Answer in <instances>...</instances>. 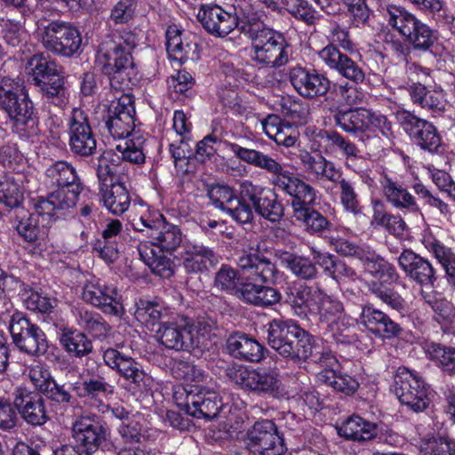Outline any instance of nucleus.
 I'll use <instances>...</instances> for the list:
<instances>
[{
	"label": "nucleus",
	"instance_id": "2f4dec72",
	"mask_svg": "<svg viewBox=\"0 0 455 455\" xmlns=\"http://www.w3.org/2000/svg\"><path fill=\"white\" fill-rule=\"evenodd\" d=\"M386 201L403 213H418L420 210L416 198L400 183L393 180L387 174L379 180Z\"/></svg>",
	"mask_w": 455,
	"mask_h": 455
},
{
	"label": "nucleus",
	"instance_id": "58836bf2",
	"mask_svg": "<svg viewBox=\"0 0 455 455\" xmlns=\"http://www.w3.org/2000/svg\"><path fill=\"white\" fill-rule=\"evenodd\" d=\"M134 316L148 330L154 331L170 318L171 311L157 302L140 299L135 303Z\"/></svg>",
	"mask_w": 455,
	"mask_h": 455
},
{
	"label": "nucleus",
	"instance_id": "20e7f679",
	"mask_svg": "<svg viewBox=\"0 0 455 455\" xmlns=\"http://www.w3.org/2000/svg\"><path fill=\"white\" fill-rule=\"evenodd\" d=\"M0 110L6 115L12 129L20 137L37 135L38 120L34 104L19 77H0Z\"/></svg>",
	"mask_w": 455,
	"mask_h": 455
},
{
	"label": "nucleus",
	"instance_id": "a18cd8bd",
	"mask_svg": "<svg viewBox=\"0 0 455 455\" xmlns=\"http://www.w3.org/2000/svg\"><path fill=\"white\" fill-rule=\"evenodd\" d=\"M368 109L356 108L348 110H336L333 122L336 126L347 133L363 132L367 130Z\"/></svg>",
	"mask_w": 455,
	"mask_h": 455
},
{
	"label": "nucleus",
	"instance_id": "423d86ee",
	"mask_svg": "<svg viewBox=\"0 0 455 455\" xmlns=\"http://www.w3.org/2000/svg\"><path fill=\"white\" fill-rule=\"evenodd\" d=\"M215 328L216 322L207 316H199L196 320L183 317L175 322H171L169 318L162 322L156 336L159 342L167 348L188 350L201 346Z\"/></svg>",
	"mask_w": 455,
	"mask_h": 455
},
{
	"label": "nucleus",
	"instance_id": "a19ab883",
	"mask_svg": "<svg viewBox=\"0 0 455 455\" xmlns=\"http://www.w3.org/2000/svg\"><path fill=\"white\" fill-rule=\"evenodd\" d=\"M45 182L52 188H69L82 186L76 168L67 161H57L45 170Z\"/></svg>",
	"mask_w": 455,
	"mask_h": 455
},
{
	"label": "nucleus",
	"instance_id": "6ab92c4d",
	"mask_svg": "<svg viewBox=\"0 0 455 455\" xmlns=\"http://www.w3.org/2000/svg\"><path fill=\"white\" fill-rule=\"evenodd\" d=\"M247 444L254 454L283 455L286 450L275 424L269 419L256 421L247 431Z\"/></svg>",
	"mask_w": 455,
	"mask_h": 455
},
{
	"label": "nucleus",
	"instance_id": "a211bd4d",
	"mask_svg": "<svg viewBox=\"0 0 455 455\" xmlns=\"http://www.w3.org/2000/svg\"><path fill=\"white\" fill-rule=\"evenodd\" d=\"M68 127L72 153L80 156H92L97 148V141L87 113L81 108H74L68 116Z\"/></svg>",
	"mask_w": 455,
	"mask_h": 455
},
{
	"label": "nucleus",
	"instance_id": "09e8293b",
	"mask_svg": "<svg viewBox=\"0 0 455 455\" xmlns=\"http://www.w3.org/2000/svg\"><path fill=\"white\" fill-rule=\"evenodd\" d=\"M339 435L353 441L371 440L377 435L376 425L359 416L348 418L339 429Z\"/></svg>",
	"mask_w": 455,
	"mask_h": 455
},
{
	"label": "nucleus",
	"instance_id": "ddd939ff",
	"mask_svg": "<svg viewBox=\"0 0 455 455\" xmlns=\"http://www.w3.org/2000/svg\"><path fill=\"white\" fill-rule=\"evenodd\" d=\"M395 394L403 404L419 412L428 407L432 390L416 372L400 367L395 379Z\"/></svg>",
	"mask_w": 455,
	"mask_h": 455
},
{
	"label": "nucleus",
	"instance_id": "3c124183",
	"mask_svg": "<svg viewBox=\"0 0 455 455\" xmlns=\"http://www.w3.org/2000/svg\"><path fill=\"white\" fill-rule=\"evenodd\" d=\"M29 73H31L35 85L42 87L43 82L49 83L60 75L56 63L41 54L34 55L28 61Z\"/></svg>",
	"mask_w": 455,
	"mask_h": 455
},
{
	"label": "nucleus",
	"instance_id": "dca6fc26",
	"mask_svg": "<svg viewBox=\"0 0 455 455\" xmlns=\"http://www.w3.org/2000/svg\"><path fill=\"white\" fill-rule=\"evenodd\" d=\"M135 108L131 94L122 93L116 101L113 100L108 107L104 119L105 126L115 139H132L139 132H133L135 127Z\"/></svg>",
	"mask_w": 455,
	"mask_h": 455
},
{
	"label": "nucleus",
	"instance_id": "680f3d73",
	"mask_svg": "<svg viewBox=\"0 0 455 455\" xmlns=\"http://www.w3.org/2000/svg\"><path fill=\"white\" fill-rule=\"evenodd\" d=\"M255 212L264 219L277 222L283 216V206L276 196L269 190V195H264L254 207Z\"/></svg>",
	"mask_w": 455,
	"mask_h": 455
},
{
	"label": "nucleus",
	"instance_id": "5fc2aeb1",
	"mask_svg": "<svg viewBox=\"0 0 455 455\" xmlns=\"http://www.w3.org/2000/svg\"><path fill=\"white\" fill-rule=\"evenodd\" d=\"M60 343L70 354L82 357L92 352L91 340L81 331L71 329H63Z\"/></svg>",
	"mask_w": 455,
	"mask_h": 455
},
{
	"label": "nucleus",
	"instance_id": "f03ea898",
	"mask_svg": "<svg viewBox=\"0 0 455 455\" xmlns=\"http://www.w3.org/2000/svg\"><path fill=\"white\" fill-rule=\"evenodd\" d=\"M237 265L244 279L240 299L257 307H268L280 301V292L269 286L276 283L280 273L276 266L260 253L259 243L244 248Z\"/></svg>",
	"mask_w": 455,
	"mask_h": 455
},
{
	"label": "nucleus",
	"instance_id": "f704fd0d",
	"mask_svg": "<svg viewBox=\"0 0 455 455\" xmlns=\"http://www.w3.org/2000/svg\"><path fill=\"white\" fill-rule=\"evenodd\" d=\"M12 226L26 243L40 246L45 241L46 234L44 228L39 226L38 217L25 208L15 211Z\"/></svg>",
	"mask_w": 455,
	"mask_h": 455
},
{
	"label": "nucleus",
	"instance_id": "79ce46f5",
	"mask_svg": "<svg viewBox=\"0 0 455 455\" xmlns=\"http://www.w3.org/2000/svg\"><path fill=\"white\" fill-rule=\"evenodd\" d=\"M422 243L445 270L448 282L455 284V252L429 232L424 234Z\"/></svg>",
	"mask_w": 455,
	"mask_h": 455
},
{
	"label": "nucleus",
	"instance_id": "9b49d317",
	"mask_svg": "<svg viewBox=\"0 0 455 455\" xmlns=\"http://www.w3.org/2000/svg\"><path fill=\"white\" fill-rule=\"evenodd\" d=\"M37 36L43 47L56 55L70 58L82 52V35L73 23L52 20L37 27Z\"/></svg>",
	"mask_w": 455,
	"mask_h": 455
},
{
	"label": "nucleus",
	"instance_id": "1a4fd4ad",
	"mask_svg": "<svg viewBox=\"0 0 455 455\" xmlns=\"http://www.w3.org/2000/svg\"><path fill=\"white\" fill-rule=\"evenodd\" d=\"M327 38L329 44L318 52L321 60L341 76L355 84L363 83L365 79L363 68L357 62L338 49V46L346 51L353 49L348 29L335 23L330 29Z\"/></svg>",
	"mask_w": 455,
	"mask_h": 455
},
{
	"label": "nucleus",
	"instance_id": "f3484780",
	"mask_svg": "<svg viewBox=\"0 0 455 455\" xmlns=\"http://www.w3.org/2000/svg\"><path fill=\"white\" fill-rule=\"evenodd\" d=\"M299 333H296L291 342V351H285L282 356L293 362H305L319 363L323 367H332L337 360L331 351L315 340L311 335L299 326Z\"/></svg>",
	"mask_w": 455,
	"mask_h": 455
},
{
	"label": "nucleus",
	"instance_id": "e433bc0d",
	"mask_svg": "<svg viewBox=\"0 0 455 455\" xmlns=\"http://www.w3.org/2000/svg\"><path fill=\"white\" fill-rule=\"evenodd\" d=\"M408 93L413 104L434 114L440 115L446 108L447 101L442 90H429L415 83L408 87Z\"/></svg>",
	"mask_w": 455,
	"mask_h": 455
},
{
	"label": "nucleus",
	"instance_id": "39448f33",
	"mask_svg": "<svg viewBox=\"0 0 455 455\" xmlns=\"http://www.w3.org/2000/svg\"><path fill=\"white\" fill-rule=\"evenodd\" d=\"M296 315L314 317L319 324L336 327L335 321L344 313L343 303L324 290L308 285H299L289 297Z\"/></svg>",
	"mask_w": 455,
	"mask_h": 455
},
{
	"label": "nucleus",
	"instance_id": "052dcab7",
	"mask_svg": "<svg viewBox=\"0 0 455 455\" xmlns=\"http://www.w3.org/2000/svg\"><path fill=\"white\" fill-rule=\"evenodd\" d=\"M24 199L23 191L19 180L14 177H4L0 180V203L10 208H20Z\"/></svg>",
	"mask_w": 455,
	"mask_h": 455
},
{
	"label": "nucleus",
	"instance_id": "603ef678",
	"mask_svg": "<svg viewBox=\"0 0 455 455\" xmlns=\"http://www.w3.org/2000/svg\"><path fill=\"white\" fill-rule=\"evenodd\" d=\"M38 90L44 100L50 105L63 108L69 102V92L62 76L55 77L49 83L43 82Z\"/></svg>",
	"mask_w": 455,
	"mask_h": 455
},
{
	"label": "nucleus",
	"instance_id": "473e14b6",
	"mask_svg": "<svg viewBox=\"0 0 455 455\" xmlns=\"http://www.w3.org/2000/svg\"><path fill=\"white\" fill-rule=\"evenodd\" d=\"M72 386L78 397L88 400L92 406L102 407V412H105L104 408L108 407L103 404L102 398L113 395L115 391V387L100 375L85 378L82 381L73 383Z\"/></svg>",
	"mask_w": 455,
	"mask_h": 455
},
{
	"label": "nucleus",
	"instance_id": "4c0bfd02",
	"mask_svg": "<svg viewBox=\"0 0 455 455\" xmlns=\"http://www.w3.org/2000/svg\"><path fill=\"white\" fill-rule=\"evenodd\" d=\"M227 347L229 354L240 360L258 363L263 358V347L255 339L244 333L231 335Z\"/></svg>",
	"mask_w": 455,
	"mask_h": 455
},
{
	"label": "nucleus",
	"instance_id": "49530a36",
	"mask_svg": "<svg viewBox=\"0 0 455 455\" xmlns=\"http://www.w3.org/2000/svg\"><path fill=\"white\" fill-rule=\"evenodd\" d=\"M104 206L115 215H122L130 207L131 196L124 182L116 181L109 188L101 189Z\"/></svg>",
	"mask_w": 455,
	"mask_h": 455
},
{
	"label": "nucleus",
	"instance_id": "69168bd1",
	"mask_svg": "<svg viewBox=\"0 0 455 455\" xmlns=\"http://www.w3.org/2000/svg\"><path fill=\"white\" fill-rule=\"evenodd\" d=\"M429 357L436 362L443 371L455 373V348L433 343L427 347Z\"/></svg>",
	"mask_w": 455,
	"mask_h": 455
},
{
	"label": "nucleus",
	"instance_id": "6e6d98bb",
	"mask_svg": "<svg viewBox=\"0 0 455 455\" xmlns=\"http://www.w3.org/2000/svg\"><path fill=\"white\" fill-rule=\"evenodd\" d=\"M243 283L237 270L228 265H221L215 273L213 285L220 291L235 294L240 298V288Z\"/></svg>",
	"mask_w": 455,
	"mask_h": 455
},
{
	"label": "nucleus",
	"instance_id": "0e129e2a",
	"mask_svg": "<svg viewBox=\"0 0 455 455\" xmlns=\"http://www.w3.org/2000/svg\"><path fill=\"white\" fill-rule=\"evenodd\" d=\"M344 158V164L347 169L358 174L363 183L371 185L373 179L371 177V162L359 154L357 147Z\"/></svg>",
	"mask_w": 455,
	"mask_h": 455
},
{
	"label": "nucleus",
	"instance_id": "4468645a",
	"mask_svg": "<svg viewBox=\"0 0 455 455\" xmlns=\"http://www.w3.org/2000/svg\"><path fill=\"white\" fill-rule=\"evenodd\" d=\"M251 42L253 60L271 68H279L288 63L289 44L283 34L270 28L254 36Z\"/></svg>",
	"mask_w": 455,
	"mask_h": 455
},
{
	"label": "nucleus",
	"instance_id": "f257e3e1",
	"mask_svg": "<svg viewBox=\"0 0 455 455\" xmlns=\"http://www.w3.org/2000/svg\"><path fill=\"white\" fill-rule=\"evenodd\" d=\"M224 145L239 160L271 175V184L291 198L293 216L303 223L307 232L318 234L329 229L331 223L328 220L312 208L317 193L313 186L288 171L283 164L261 151L229 141H224Z\"/></svg>",
	"mask_w": 455,
	"mask_h": 455
},
{
	"label": "nucleus",
	"instance_id": "393cba45",
	"mask_svg": "<svg viewBox=\"0 0 455 455\" xmlns=\"http://www.w3.org/2000/svg\"><path fill=\"white\" fill-rule=\"evenodd\" d=\"M398 117L404 131L421 148L435 151L440 146L441 139L430 122L410 112H403Z\"/></svg>",
	"mask_w": 455,
	"mask_h": 455
},
{
	"label": "nucleus",
	"instance_id": "8fccbe9b",
	"mask_svg": "<svg viewBox=\"0 0 455 455\" xmlns=\"http://www.w3.org/2000/svg\"><path fill=\"white\" fill-rule=\"evenodd\" d=\"M383 204L376 200L373 203V215L371 223L385 228L389 234L403 237L407 230V225L400 215H395L382 210Z\"/></svg>",
	"mask_w": 455,
	"mask_h": 455
},
{
	"label": "nucleus",
	"instance_id": "f8f14e48",
	"mask_svg": "<svg viewBox=\"0 0 455 455\" xmlns=\"http://www.w3.org/2000/svg\"><path fill=\"white\" fill-rule=\"evenodd\" d=\"M132 226L138 232L144 233L150 238L149 244L159 248L162 251L173 252L181 244L183 235L180 228L165 220L158 212L154 216L142 215L133 220Z\"/></svg>",
	"mask_w": 455,
	"mask_h": 455
},
{
	"label": "nucleus",
	"instance_id": "338daca9",
	"mask_svg": "<svg viewBox=\"0 0 455 455\" xmlns=\"http://www.w3.org/2000/svg\"><path fill=\"white\" fill-rule=\"evenodd\" d=\"M420 451L430 455H455V441L445 437H433L422 442Z\"/></svg>",
	"mask_w": 455,
	"mask_h": 455
},
{
	"label": "nucleus",
	"instance_id": "7c9ffc66",
	"mask_svg": "<svg viewBox=\"0 0 455 455\" xmlns=\"http://www.w3.org/2000/svg\"><path fill=\"white\" fill-rule=\"evenodd\" d=\"M185 408L193 417L212 419L219 414L222 403L215 391L201 388L195 394H188Z\"/></svg>",
	"mask_w": 455,
	"mask_h": 455
},
{
	"label": "nucleus",
	"instance_id": "864d4df0",
	"mask_svg": "<svg viewBox=\"0 0 455 455\" xmlns=\"http://www.w3.org/2000/svg\"><path fill=\"white\" fill-rule=\"evenodd\" d=\"M318 379L346 395L355 394L359 387V383L354 377L337 373L331 369L323 370L318 374Z\"/></svg>",
	"mask_w": 455,
	"mask_h": 455
},
{
	"label": "nucleus",
	"instance_id": "37998d69",
	"mask_svg": "<svg viewBox=\"0 0 455 455\" xmlns=\"http://www.w3.org/2000/svg\"><path fill=\"white\" fill-rule=\"evenodd\" d=\"M275 256L294 275L303 280H313L318 275V270L309 258L291 253L283 250H276Z\"/></svg>",
	"mask_w": 455,
	"mask_h": 455
},
{
	"label": "nucleus",
	"instance_id": "5701e85b",
	"mask_svg": "<svg viewBox=\"0 0 455 455\" xmlns=\"http://www.w3.org/2000/svg\"><path fill=\"white\" fill-rule=\"evenodd\" d=\"M208 196L216 208L227 212L236 222L245 224L252 220L251 207L243 203L232 188L215 185L209 190Z\"/></svg>",
	"mask_w": 455,
	"mask_h": 455
},
{
	"label": "nucleus",
	"instance_id": "de8ad7c7",
	"mask_svg": "<svg viewBox=\"0 0 455 455\" xmlns=\"http://www.w3.org/2000/svg\"><path fill=\"white\" fill-rule=\"evenodd\" d=\"M315 142L327 156L341 154L344 157L356 147L350 140H346L336 131L321 130L315 135Z\"/></svg>",
	"mask_w": 455,
	"mask_h": 455
},
{
	"label": "nucleus",
	"instance_id": "72a5a7b5",
	"mask_svg": "<svg viewBox=\"0 0 455 455\" xmlns=\"http://www.w3.org/2000/svg\"><path fill=\"white\" fill-rule=\"evenodd\" d=\"M361 323L375 335L390 339L402 331L399 323L393 321L386 313L371 305L363 306L360 315Z\"/></svg>",
	"mask_w": 455,
	"mask_h": 455
},
{
	"label": "nucleus",
	"instance_id": "c85d7f7f",
	"mask_svg": "<svg viewBox=\"0 0 455 455\" xmlns=\"http://www.w3.org/2000/svg\"><path fill=\"white\" fill-rule=\"evenodd\" d=\"M105 363L116 370L123 378L138 387L146 386V373L140 363L116 348H108L103 353Z\"/></svg>",
	"mask_w": 455,
	"mask_h": 455
},
{
	"label": "nucleus",
	"instance_id": "4d7b16f0",
	"mask_svg": "<svg viewBox=\"0 0 455 455\" xmlns=\"http://www.w3.org/2000/svg\"><path fill=\"white\" fill-rule=\"evenodd\" d=\"M82 190L83 186L77 187V189L73 187L57 188L56 190L50 193L52 203L55 204L58 216L63 217L70 212L76 206Z\"/></svg>",
	"mask_w": 455,
	"mask_h": 455
},
{
	"label": "nucleus",
	"instance_id": "c756f323",
	"mask_svg": "<svg viewBox=\"0 0 455 455\" xmlns=\"http://www.w3.org/2000/svg\"><path fill=\"white\" fill-rule=\"evenodd\" d=\"M399 267L414 282L424 286H434L435 270L430 261L411 250H403L397 259Z\"/></svg>",
	"mask_w": 455,
	"mask_h": 455
},
{
	"label": "nucleus",
	"instance_id": "cd10ccee",
	"mask_svg": "<svg viewBox=\"0 0 455 455\" xmlns=\"http://www.w3.org/2000/svg\"><path fill=\"white\" fill-rule=\"evenodd\" d=\"M197 20L210 34L225 37L235 29V12H228L218 4H202Z\"/></svg>",
	"mask_w": 455,
	"mask_h": 455
},
{
	"label": "nucleus",
	"instance_id": "c9c22d12",
	"mask_svg": "<svg viewBox=\"0 0 455 455\" xmlns=\"http://www.w3.org/2000/svg\"><path fill=\"white\" fill-rule=\"evenodd\" d=\"M299 324L291 320L274 319L269 323L267 342L280 355L291 351L294 335L299 333Z\"/></svg>",
	"mask_w": 455,
	"mask_h": 455
},
{
	"label": "nucleus",
	"instance_id": "bb28decb",
	"mask_svg": "<svg viewBox=\"0 0 455 455\" xmlns=\"http://www.w3.org/2000/svg\"><path fill=\"white\" fill-rule=\"evenodd\" d=\"M289 79L297 92L304 98L323 96L331 89V82L326 76L302 67L292 68Z\"/></svg>",
	"mask_w": 455,
	"mask_h": 455
},
{
	"label": "nucleus",
	"instance_id": "aec40b11",
	"mask_svg": "<svg viewBox=\"0 0 455 455\" xmlns=\"http://www.w3.org/2000/svg\"><path fill=\"white\" fill-rule=\"evenodd\" d=\"M228 376L242 388L255 392L274 391L279 381L276 369L250 370L242 365L233 366L228 369Z\"/></svg>",
	"mask_w": 455,
	"mask_h": 455
},
{
	"label": "nucleus",
	"instance_id": "412c9836",
	"mask_svg": "<svg viewBox=\"0 0 455 455\" xmlns=\"http://www.w3.org/2000/svg\"><path fill=\"white\" fill-rule=\"evenodd\" d=\"M82 298L105 314L119 316L124 313L122 296L113 285L100 281L87 282L83 288Z\"/></svg>",
	"mask_w": 455,
	"mask_h": 455
},
{
	"label": "nucleus",
	"instance_id": "9d476101",
	"mask_svg": "<svg viewBox=\"0 0 455 455\" xmlns=\"http://www.w3.org/2000/svg\"><path fill=\"white\" fill-rule=\"evenodd\" d=\"M386 20L388 26L415 50L427 51L436 41L435 31L402 6H387Z\"/></svg>",
	"mask_w": 455,
	"mask_h": 455
},
{
	"label": "nucleus",
	"instance_id": "13d9d810",
	"mask_svg": "<svg viewBox=\"0 0 455 455\" xmlns=\"http://www.w3.org/2000/svg\"><path fill=\"white\" fill-rule=\"evenodd\" d=\"M282 3L292 17L307 26L315 25L321 19L320 13L307 0H282Z\"/></svg>",
	"mask_w": 455,
	"mask_h": 455
},
{
	"label": "nucleus",
	"instance_id": "e2e57ef3",
	"mask_svg": "<svg viewBox=\"0 0 455 455\" xmlns=\"http://www.w3.org/2000/svg\"><path fill=\"white\" fill-rule=\"evenodd\" d=\"M0 27L2 38L8 46L18 48L26 43L28 35L20 22L2 19Z\"/></svg>",
	"mask_w": 455,
	"mask_h": 455
},
{
	"label": "nucleus",
	"instance_id": "ea45409f",
	"mask_svg": "<svg viewBox=\"0 0 455 455\" xmlns=\"http://www.w3.org/2000/svg\"><path fill=\"white\" fill-rule=\"evenodd\" d=\"M235 8V28L247 36L250 40L258 36L263 29L268 28L253 12L250 4L244 0H239Z\"/></svg>",
	"mask_w": 455,
	"mask_h": 455
},
{
	"label": "nucleus",
	"instance_id": "0eeeda50",
	"mask_svg": "<svg viewBox=\"0 0 455 455\" xmlns=\"http://www.w3.org/2000/svg\"><path fill=\"white\" fill-rule=\"evenodd\" d=\"M299 159L303 170L313 180L330 181L339 185L340 203L347 212L354 215L362 212L354 184L350 180L341 178V171L335 166L333 162L326 159L323 155L313 156L307 151L301 152Z\"/></svg>",
	"mask_w": 455,
	"mask_h": 455
},
{
	"label": "nucleus",
	"instance_id": "6e6552de",
	"mask_svg": "<svg viewBox=\"0 0 455 455\" xmlns=\"http://www.w3.org/2000/svg\"><path fill=\"white\" fill-rule=\"evenodd\" d=\"M145 136L135 133L132 139L116 145V149L121 156L112 150L104 151L98 157L96 173L100 182L120 181L121 176L128 175L127 163L140 165L145 163Z\"/></svg>",
	"mask_w": 455,
	"mask_h": 455
},
{
	"label": "nucleus",
	"instance_id": "c03bdc74",
	"mask_svg": "<svg viewBox=\"0 0 455 455\" xmlns=\"http://www.w3.org/2000/svg\"><path fill=\"white\" fill-rule=\"evenodd\" d=\"M138 252L140 259L151 269L152 273L163 278H169L174 273L172 260L161 253H156L152 244L148 242L140 243Z\"/></svg>",
	"mask_w": 455,
	"mask_h": 455
},
{
	"label": "nucleus",
	"instance_id": "7ed1b4c3",
	"mask_svg": "<svg viewBox=\"0 0 455 455\" xmlns=\"http://www.w3.org/2000/svg\"><path fill=\"white\" fill-rule=\"evenodd\" d=\"M138 44L137 35L121 29L108 36L99 45L97 62L109 77L110 85L116 91L129 89L135 75L132 52Z\"/></svg>",
	"mask_w": 455,
	"mask_h": 455
},
{
	"label": "nucleus",
	"instance_id": "bf43d9fd",
	"mask_svg": "<svg viewBox=\"0 0 455 455\" xmlns=\"http://www.w3.org/2000/svg\"><path fill=\"white\" fill-rule=\"evenodd\" d=\"M75 315L78 324L95 337L105 336L108 332V326L100 314L85 307H79L76 308Z\"/></svg>",
	"mask_w": 455,
	"mask_h": 455
},
{
	"label": "nucleus",
	"instance_id": "a878e982",
	"mask_svg": "<svg viewBox=\"0 0 455 455\" xmlns=\"http://www.w3.org/2000/svg\"><path fill=\"white\" fill-rule=\"evenodd\" d=\"M180 259L185 271L188 274L204 273L219 262V257L212 248L189 240L182 243Z\"/></svg>",
	"mask_w": 455,
	"mask_h": 455
},
{
	"label": "nucleus",
	"instance_id": "b1692460",
	"mask_svg": "<svg viewBox=\"0 0 455 455\" xmlns=\"http://www.w3.org/2000/svg\"><path fill=\"white\" fill-rule=\"evenodd\" d=\"M13 405L29 425L43 426L49 420L45 400L39 393L19 387L14 392Z\"/></svg>",
	"mask_w": 455,
	"mask_h": 455
},
{
	"label": "nucleus",
	"instance_id": "774afa93",
	"mask_svg": "<svg viewBox=\"0 0 455 455\" xmlns=\"http://www.w3.org/2000/svg\"><path fill=\"white\" fill-rule=\"evenodd\" d=\"M24 304L28 310L47 314L57 306V299L36 291H30L24 298Z\"/></svg>",
	"mask_w": 455,
	"mask_h": 455
},
{
	"label": "nucleus",
	"instance_id": "4be33fe9",
	"mask_svg": "<svg viewBox=\"0 0 455 455\" xmlns=\"http://www.w3.org/2000/svg\"><path fill=\"white\" fill-rule=\"evenodd\" d=\"M72 438L84 452L96 451L107 440L108 430L95 416H83L72 424Z\"/></svg>",
	"mask_w": 455,
	"mask_h": 455
},
{
	"label": "nucleus",
	"instance_id": "2eb2a0df",
	"mask_svg": "<svg viewBox=\"0 0 455 455\" xmlns=\"http://www.w3.org/2000/svg\"><path fill=\"white\" fill-rule=\"evenodd\" d=\"M9 330L13 343L20 351L30 355H41L47 351L48 341L44 331L21 313L12 316Z\"/></svg>",
	"mask_w": 455,
	"mask_h": 455
}]
</instances>
